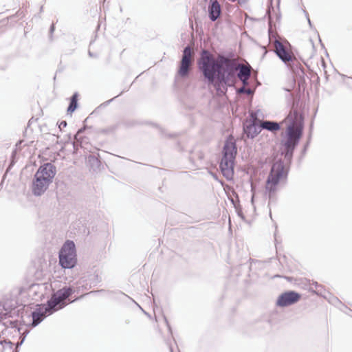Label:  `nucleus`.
Returning a JSON list of instances; mask_svg holds the SVG:
<instances>
[{
    "label": "nucleus",
    "instance_id": "obj_1",
    "mask_svg": "<svg viewBox=\"0 0 352 352\" xmlns=\"http://www.w3.org/2000/svg\"><path fill=\"white\" fill-rule=\"evenodd\" d=\"M197 64L204 78L220 97L226 95L228 87L234 86L237 78L251 76L250 65L237 63L223 54H219L215 58L208 50L201 51Z\"/></svg>",
    "mask_w": 352,
    "mask_h": 352
},
{
    "label": "nucleus",
    "instance_id": "obj_2",
    "mask_svg": "<svg viewBox=\"0 0 352 352\" xmlns=\"http://www.w3.org/2000/svg\"><path fill=\"white\" fill-rule=\"evenodd\" d=\"M290 120L285 131V139H282L281 155L287 162H291L295 148L298 146L303 133L304 118L298 110H293L287 117Z\"/></svg>",
    "mask_w": 352,
    "mask_h": 352
},
{
    "label": "nucleus",
    "instance_id": "obj_3",
    "mask_svg": "<svg viewBox=\"0 0 352 352\" xmlns=\"http://www.w3.org/2000/svg\"><path fill=\"white\" fill-rule=\"evenodd\" d=\"M287 45H290L287 41L283 43L275 38L274 52L294 74L300 78L303 77L304 68Z\"/></svg>",
    "mask_w": 352,
    "mask_h": 352
},
{
    "label": "nucleus",
    "instance_id": "obj_4",
    "mask_svg": "<svg viewBox=\"0 0 352 352\" xmlns=\"http://www.w3.org/2000/svg\"><path fill=\"white\" fill-rule=\"evenodd\" d=\"M75 293L73 287H63L56 292H54L45 306V312L51 315L56 311L64 308L67 303L65 302L69 296Z\"/></svg>",
    "mask_w": 352,
    "mask_h": 352
},
{
    "label": "nucleus",
    "instance_id": "obj_5",
    "mask_svg": "<svg viewBox=\"0 0 352 352\" xmlns=\"http://www.w3.org/2000/svg\"><path fill=\"white\" fill-rule=\"evenodd\" d=\"M287 171L285 169L284 162L278 160L275 162L271 168L266 181V190L269 192L270 197L276 190V186L283 178H287Z\"/></svg>",
    "mask_w": 352,
    "mask_h": 352
},
{
    "label": "nucleus",
    "instance_id": "obj_6",
    "mask_svg": "<svg viewBox=\"0 0 352 352\" xmlns=\"http://www.w3.org/2000/svg\"><path fill=\"white\" fill-rule=\"evenodd\" d=\"M59 265L64 269H72L77 264V255L75 243L67 240L58 252Z\"/></svg>",
    "mask_w": 352,
    "mask_h": 352
},
{
    "label": "nucleus",
    "instance_id": "obj_7",
    "mask_svg": "<svg viewBox=\"0 0 352 352\" xmlns=\"http://www.w3.org/2000/svg\"><path fill=\"white\" fill-rule=\"evenodd\" d=\"M192 51L190 45H187L183 50L182 57L179 63L178 74L182 78H186L189 75L192 65Z\"/></svg>",
    "mask_w": 352,
    "mask_h": 352
},
{
    "label": "nucleus",
    "instance_id": "obj_8",
    "mask_svg": "<svg viewBox=\"0 0 352 352\" xmlns=\"http://www.w3.org/2000/svg\"><path fill=\"white\" fill-rule=\"evenodd\" d=\"M300 294L295 291H287L281 294L276 300V305L280 307L295 304L300 299Z\"/></svg>",
    "mask_w": 352,
    "mask_h": 352
},
{
    "label": "nucleus",
    "instance_id": "obj_9",
    "mask_svg": "<svg viewBox=\"0 0 352 352\" xmlns=\"http://www.w3.org/2000/svg\"><path fill=\"white\" fill-rule=\"evenodd\" d=\"M50 184L49 179H44L43 177L38 178L37 175H34L32 186L33 195L41 196L47 190Z\"/></svg>",
    "mask_w": 352,
    "mask_h": 352
},
{
    "label": "nucleus",
    "instance_id": "obj_10",
    "mask_svg": "<svg viewBox=\"0 0 352 352\" xmlns=\"http://www.w3.org/2000/svg\"><path fill=\"white\" fill-rule=\"evenodd\" d=\"M237 154V147L236 142L233 140L232 135H230L223 147L222 157L235 160Z\"/></svg>",
    "mask_w": 352,
    "mask_h": 352
},
{
    "label": "nucleus",
    "instance_id": "obj_11",
    "mask_svg": "<svg viewBox=\"0 0 352 352\" xmlns=\"http://www.w3.org/2000/svg\"><path fill=\"white\" fill-rule=\"evenodd\" d=\"M234 161L235 160L222 157L219 164V168L223 177L228 181L233 179Z\"/></svg>",
    "mask_w": 352,
    "mask_h": 352
},
{
    "label": "nucleus",
    "instance_id": "obj_12",
    "mask_svg": "<svg viewBox=\"0 0 352 352\" xmlns=\"http://www.w3.org/2000/svg\"><path fill=\"white\" fill-rule=\"evenodd\" d=\"M56 173V168L54 165L51 163H45L39 167L35 175L38 178L43 177L44 179H49V182L52 183Z\"/></svg>",
    "mask_w": 352,
    "mask_h": 352
},
{
    "label": "nucleus",
    "instance_id": "obj_13",
    "mask_svg": "<svg viewBox=\"0 0 352 352\" xmlns=\"http://www.w3.org/2000/svg\"><path fill=\"white\" fill-rule=\"evenodd\" d=\"M208 18L212 22L216 21L221 15V6L217 0H209L208 6Z\"/></svg>",
    "mask_w": 352,
    "mask_h": 352
},
{
    "label": "nucleus",
    "instance_id": "obj_14",
    "mask_svg": "<svg viewBox=\"0 0 352 352\" xmlns=\"http://www.w3.org/2000/svg\"><path fill=\"white\" fill-rule=\"evenodd\" d=\"M262 129L261 124H258L253 121L243 126L244 133L250 139H253L256 137L261 133Z\"/></svg>",
    "mask_w": 352,
    "mask_h": 352
},
{
    "label": "nucleus",
    "instance_id": "obj_15",
    "mask_svg": "<svg viewBox=\"0 0 352 352\" xmlns=\"http://www.w3.org/2000/svg\"><path fill=\"white\" fill-rule=\"evenodd\" d=\"M263 129L270 132H276L280 129V123L275 121L263 120L261 123Z\"/></svg>",
    "mask_w": 352,
    "mask_h": 352
},
{
    "label": "nucleus",
    "instance_id": "obj_16",
    "mask_svg": "<svg viewBox=\"0 0 352 352\" xmlns=\"http://www.w3.org/2000/svg\"><path fill=\"white\" fill-rule=\"evenodd\" d=\"M47 314L41 307L36 308L31 314L32 318V326L35 327L38 325L43 320V315Z\"/></svg>",
    "mask_w": 352,
    "mask_h": 352
},
{
    "label": "nucleus",
    "instance_id": "obj_17",
    "mask_svg": "<svg viewBox=\"0 0 352 352\" xmlns=\"http://www.w3.org/2000/svg\"><path fill=\"white\" fill-rule=\"evenodd\" d=\"M120 125H124L126 127H129V126L133 125V122H126V121H122L121 122H118L115 124H113V125H111V126L107 127L106 129H103L102 131L105 133H113L119 128V126Z\"/></svg>",
    "mask_w": 352,
    "mask_h": 352
},
{
    "label": "nucleus",
    "instance_id": "obj_18",
    "mask_svg": "<svg viewBox=\"0 0 352 352\" xmlns=\"http://www.w3.org/2000/svg\"><path fill=\"white\" fill-rule=\"evenodd\" d=\"M78 96H79V94L78 92L74 93V94L72 96V97L70 98L69 106L67 109V113H72L74 112L75 110L78 108Z\"/></svg>",
    "mask_w": 352,
    "mask_h": 352
},
{
    "label": "nucleus",
    "instance_id": "obj_19",
    "mask_svg": "<svg viewBox=\"0 0 352 352\" xmlns=\"http://www.w3.org/2000/svg\"><path fill=\"white\" fill-rule=\"evenodd\" d=\"M87 162L90 166L91 168L94 170H96L100 168L101 165L100 161L98 160L97 157L93 155H89L87 157Z\"/></svg>",
    "mask_w": 352,
    "mask_h": 352
},
{
    "label": "nucleus",
    "instance_id": "obj_20",
    "mask_svg": "<svg viewBox=\"0 0 352 352\" xmlns=\"http://www.w3.org/2000/svg\"><path fill=\"white\" fill-rule=\"evenodd\" d=\"M237 94H247L248 96L252 95L254 94V90L250 88H245V87L242 86L240 88L237 89L236 91Z\"/></svg>",
    "mask_w": 352,
    "mask_h": 352
},
{
    "label": "nucleus",
    "instance_id": "obj_21",
    "mask_svg": "<svg viewBox=\"0 0 352 352\" xmlns=\"http://www.w3.org/2000/svg\"><path fill=\"white\" fill-rule=\"evenodd\" d=\"M273 6H272V0H270V6L268 7L267 8V14L269 15V21L270 23L271 22V20H272V18H271V16H270V12H271V10H273Z\"/></svg>",
    "mask_w": 352,
    "mask_h": 352
},
{
    "label": "nucleus",
    "instance_id": "obj_22",
    "mask_svg": "<svg viewBox=\"0 0 352 352\" xmlns=\"http://www.w3.org/2000/svg\"><path fill=\"white\" fill-rule=\"evenodd\" d=\"M249 78H241L239 79L241 81L243 86L245 87V86L248 85V84H249Z\"/></svg>",
    "mask_w": 352,
    "mask_h": 352
},
{
    "label": "nucleus",
    "instance_id": "obj_23",
    "mask_svg": "<svg viewBox=\"0 0 352 352\" xmlns=\"http://www.w3.org/2000/svg\"><path fill=\"white\" fill-rule=\"evenodd\" d=\"M67 125V123L65 120H63L61 121L59 124H58V127L60 130H62L63 128H65Z\"/></svg>",
    "mask_w": 352,
    "mask_h": 352
},
{
    "label": "nucleus",
    "instance_id": "obj_24",
    "mask_svg": "<svg viewBox=\"0 0 352 352\" xmlns=\"http://www.w3.org/2000/svg\"><path fill=\"white\" fill-rule=\"evenodd\" d=\"M309 145V140L307 142V143L305 144L302 150V155H305L307 152V149Z\"/></svg>",
    "mask_w": 352,
    "mask_h": 352
},
{
    "label": "nucleus",
    "instance_id": "obj_25",
    "mask_svg": "<svg viewBox=\"0 0 352 352\" xmlns=\"http://www.w3.org/2000/svg\"><path fill=\"white\" fill-rule=\"evenodd\" d=\"M3 343H5L7 345H9L10 348H12L13 343L11 341H10V340L0 341V344H3Z\"/></svg>",
    "mask_w": 352,
    "mask_h": 352
},
{
    "label": "nucleus",
    "instance_id": "obj_26",
    "mask_svg": "<svg viewBox=\"0 0 352 352\" xmlns=\"http://www.w3.org/2000/svg\"><path fill=\"white\" fill-rule=\"evenodd\" d=\"M54 30H55V25H54V24H52L50 28V38H51L52 37V34H53Z\"/></svg>",
    "mask_w": 352,
    "mask_h": 352
},
{
    "label": "nucleus",
    "instance_id": "obj_27",
    "mask_svg": "<svg viewBox=\"0 0 352 352\" xmlns=\"http://www.w3.org/2000/svg\"><path fill=\"white\" fill-rule=\"evenodd\" d=\"M251 191L252 192L251 201H252V202H253L254 198V186L253 183H251Z\"/></svg>",
    "mask_w": 352,
    "mask_h": 352
},
{
    "label": "nucleus",
    "instance_id": "obj_28",
    "mask_svg": "<svg viewBox=\"0 0 352 352\" xmlns=\"http://www.w3.org/2000/svg\"><path fill=\"white\" fill-rule=\"evenodd\" d=\"M164 321H165V322L166 324V326H167V327L168 329V331L171 333V327H170V324L168 323V321L167 318L164 316Z\"/></svg>",
    "mask_w": 352,
    "mask_h": 352
},
{
    "label": "nucleus",
    "instance_id": "obj_29",
    "mask_svg": "<svg viewBox=\"0 0 352 352\" xmlns=\"http://www.w3.org/2000/svg\"><path fill=\"white\" fill-rule=\"evenodd\" d=\"M159 129H160V133H161V134H162V135L168 136V137H169V138H172V137L173 136V135H166V134H165V133H164V130H163L162 128H160V127L159 128Z\"/></svg>",
    "mask_w": 352,
    "mask_h": 352
},
{
    "label": "nucleus",
    "instance_id": "obj_30",
    "mask_svg": "<svg viewBox=\"0 0 352 352\" xmlns=\"http://www.w3.org/2000/svg\"><path fill=\"white\" fill-rule=\"evenodd\" d=\"M25 340V337L23 338L21 342H18L16 344V349H17L18 347H19L20 346H21V344L23 343Z\"/></svg>",
    "mask_w": 352,
    "mask_h": 352
},
{
    "label": "nucleus",
    "instance_id": "obj_31",
    "mask_svg": "<svg viewBox=\"0 0 352 352\" xmlns=\"http://www.w3.org/2000/svg\"><path fill=\"white\" fill-rule=\"evenodd\" d=\"M331 302H332V303H333V304H335V305H336V302H338V303H341V302L340 301V300H339L338 298H333V300H332V301H331Z\"/></svg>",
    "mask_w": 352,
    "mask_h": 352
},
{
    "label": "nucleus",
    "instance_id": "obj_32",
    "mask_svg": "<svg viewBox=\"0 0 352 352\" xmlns=\"http://www.w3.org/2000/svg\"><path fill=\"white\" fill-rule=\"evenodd\" d=\"M10 327L12 328L16 327V321H10Z\"/></svg>",
    "mask_w": 352,
    "mask_h": 352
},
{
    "label": "nucleus",
    "instance_id": "obj_33",
    "mask_svg": "<svg viewBox=\"0 0 352 352\" xmlns=\"http://www.w3.org/2000/svg\"><path fill=\"white\" fill-rule=\"evenodd\" d=\"M124 92V91H122L120 94H118V96H115L114 98H111V100H108L106 102V103L109 104L110 103L111 101H113L114 100V98H117L118 96H120L121 94H122V93Z\"/></svg>",
    "mask_w": 352,
    "mask_h": 352
},
{
    "label": "nucleus",
    "instance_id": "obj_34",
    "mask_svg": "<svg viewBox=\"0 0 352 352\" xmlns=\"http://www.w3.org/2000/svg\"><path fill=\"white\" fill-rule=\"evenodd\" d=\"M88 54L90 57H96V55L94 54L91 51L88 52Z\"/></svg>",
    "mask_w": 352,
    "mask_h": 352
},
{
    "label": "nucleus",
    "instance_id": "obj_35",
    "mask_svg": "<svg viewBox=\"0 0 352 352\" xmlns=\"http://www.w3.org/2000/svg\"><path fill=\"white\" fill-rule=\"evenodd\" d=\"M307 18L308 23H309V26L311 28L312 24H311V20L309 19L308 15L307 16Z\"/></svg>",
    "mask_w": 352,
    "mask_h": 352
},
{
    "label": "nucleus",
    "instance_id": "obj_36",
    "mask_svg": "<svg viewBox=\"0 0 352 352\" xmlns=\"http://www.w3.org/2000/svg\"><path fill=\"white\" fill-rule=\"evenodd\" d=\"M314 285H315V287L318 289V287H320L321 286L318 285L317 282L314 283Z\"/></svg>",
    "mask_w": 352,
    "mask_h": 352
},
{
    "label": "nucleus",
    "instance_id": "obj_37",
    "mask_svg": "<svg viewBox=\"0 0 352 352\" xmlns=\"http://www.w3.org/2000/svg\"><path fill=\"white\" fill-rule=\"evenodd\" d=\"M245 1H246V0H239V2L240 3H244V2H245Z\"/></svg>",
    "mask_w": 352,
    "mask_h": 352
},
{
    "label": "nucleus",
    "instance_id": "obj_38",
    "mask_svg": "<svg viewBox=\"0 0 352 352\" xmlns=\"http://www.w3.org/2000/svg\"><path fill=\"white\" fill-rule=\"evenodd\" d=\"M231 201L233 204V205L234 206V207L236 208L234 201L233 199H231Z\"/></svg>",
    "mask_w": 352,
    "mask_h": 352
},
{
    "label": "nucleus",
    "instance_id": "obj_39",
    "mask_svg": "<svg viewBox=\"0 0 352 352\" xmlns=\"http://www.w3.org/2000/svg\"><path fill=\"white\" fill-rule=\"evenodd\" d=\"M212 176H213V177H214V179H217V176H216V175H215V174H212Z\"/></svg>",
    "mask_w": 352,
    "mask_h": 352
},
{
    "label": "nucleus",
    "instance_id": "obj_40",
    "mask_svg": "<svg viewBox=\"0 0 352 352\" xmlns=\"http://www.w3.org/2000/svg\"><path fill=\"white\" fill-rule=\"evenodd\" d=\"M82 129H79V130H78V133H80V132H82Z\"/></svg>",
    "mask_w": 352,
    "mask_h": 352
},
{
    "label": "nucleus",
    "instance_id": "obj_41",
    "mask_svg": "<svg viewBox=\"0 0 352 352\" xmlns=\"http://www.w3.org/2000/svg\"><path fill=\"white\" fill-rule=\"evenodd\" d=\"M13 352H19V350L17 349H15L14 351H13Z\"/></svg>",
    "mask_w": 352,
    "mask_h": 352
},
{
    "label": "nucleus",
    "instance_id": "obj_42",
    "mask_svg": "<svg viewBox=\"0 0 352 352\" xmlns=\"http://www.w3.org/2000/svg\"><path fill=\"white\" fill-rule=\"evenodd\" d=\"M78 298H76V299H75V300H72V301H71V302H74V301H76V300H78Z\"/></svg>",
    "mask_w": 352,
    "mask_h": 352
},
{
    "label": "nucleus",
    "instance_id": "obj_43",
    "mask_svg": "<svg viewBox=\"0 0 352 352\" xmlns=\"http://www.w3.org/2000/svg\"><path fill=\"white\" fill-rule=\"evenodd\" d=\"M31 120H32V118H30V120H29V122H28L29 124H30Z\"/></svg>",
    "mask_w": 352,
    "mask_h": 352
},
{
    "label": "nucleus",
    "instance_id": "obj_44",
    "mask_svg": "<svg viewBox=\"0 0 352 352\" xmlns=\"http://www.w3.org/2000/svg\"><path fill=\"white\" fill-rule=\"evenodd\" d=\"M31 120H32V118H30V120H29V122H28L29 124H30Z\"/></svg>",
    "mask_w": 352,
    "mask_h": 352
},
{
    "label": "nucleus",
    "instance_id": "obj_45",
    "mask_svg": "<svg viewBox=\"0 0 352 352\" xmlns=\"http://www.w3.org/2000/svg\"><path fill=\"white\" fill-rule=\"evenodd\" d=\"M276 233H275V234H274V237H276ZM275 240L276 241V238H275Z\"/></svg>",
    "mask_w": 352,
    "mask_h": 352
},
{
    "label": "nucleus",
    "instance_id": "obj_46",
    "mask_svg": "<svg viewBox=\"0 0 352 352\" xmlns=\"http://www.w3.org/2000/svg\"><path fill=\"white\" fill-rule=\"evenodd\" d=\"M310 42L311 43V44H313L312 39H310Z\"/></svg>",
    "mask_w": 352,
    "mask_h": 352
},
{
    "label": "nucleus",
    "instance_id": "obj_47",
    "mask_svg": "<svg viewBox=\"0 0 352 352\" xmlns=\"http://www.w3.org/2000/svg\"><path fill=\"white\" fill-rule=\"evenodd\" d=\"M230 1H232V2H234L236 0H230Z\"/></svg>",
    "mask_w": 352,
    "mask_h": 352
},
{
    "label": "nucleus",
    "instance_id": "obj_48",
    "mask_svg": "<svg viewBox=\"0 0 352 352\" xmlns=\"http://www.w3.org/2000/svg\"><path fill=\"white\" fill-rule=\"evenodd\" d=\"M170 352H173V349L170 348Z\"/></svg>",
    "mask_w": 352,
    "mask_h": 352
},
{
    "label": "nucleus",
    "instance_id": "obj_49",
    "mask_svg": "<svg viewBox=\"0 0 352 352\" xmlns=\"http://www.w3.org/2000/svg\"><path fill=\"white\" fill-rule=\"evenodd\" d=\"M352 80V78H350Z\"/></svg>",
    "mask_w": 352,
    "mask_h": 352
}]
</instances>
